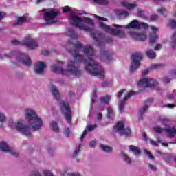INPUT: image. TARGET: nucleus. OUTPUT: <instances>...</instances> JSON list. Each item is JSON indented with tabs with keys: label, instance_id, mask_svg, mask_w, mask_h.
I'll use <instances>...</instances> for the list:
<instances>
[{
	"label": "nucleus",
	"instance_id": "f257e3e1",
	"mask_svg": "<svg viewBox=\"0 0 176 176\" xmlns=\"http://www.w3.org/2000/svg\"><path fill=\"white\" fill-rule=\"evenodd\" d=\"M66 35L69 36L70 41L68 44L72 46L74 50H69V53L73 56L74 60H69L67 62V69H64L63 62L58 60L52 66V71L55 74H60L64 76H80L82 72L79 70V65L85 64L86 69L91 75L98 76V78H104L105 76V70L98 63L94 60V51L91 46H83L80 42L78 41V34L74 29L67 30Z\"/></svg>",
	"mask_w": 176,
	"mask_h": 176
},
{
	"label": "nucleus",
	"instance_id": "f03ea898",
	"mask_svg": "<svg viewBox=\"0 0 176 176\" xmlns=\"http://www.w3.org/2000/svg\"><path fill=\"white\" fill-rule=\"evenodd\" d=\"M94 16L99 20V27L101 30H103V31H105L111 35L118 36V38H124L126 36L124 32L122 30L126 28L128 30H140V28L148 30V28H149V25H148V23L141 22L137 19L133 20L126 25H113L112 27L103 23V21H107V18L98 16L97 15H94Z\"/></svg>",
	"mask_w": 176,
	"mask_h": 176
},
{
	"label": "nucleus",
	"instance_id": "7ed1b4c3",
	"mask_svg": "<svg viewBox=\"0 0 176 176\" xmlns=\"http://www.w3.org/2000/svg\"><path fill=\"white\" fill-rule=\"evenodd\" d=\"M28 126L24 125V120H19L16 122L13 120H10L8 122L9 127L14 129L25 135L26 137H31L32 135V130H39L43 126V121L41 118L37 116L33 120L28 122Z\"/></svg>",
	"mask_w": 176,
	"mask_h": 176
},
{
	"label": "nucleus",
	"instance_id": "20e7f679",
	"mask_svg": "<svg viewBox=\"0 0 176 176\" xmlns=\"http://www.w3.org/2000/svg\"><path fill=\"white\" fill-rule=\"evenodd\" d=\"M86 14L84 11L76 10L72 11L69 17V23L82 31H90L94 25V21L89 17L80 16Z\"/></svg>",
	"mask_w": 176,
	"mask_h": 176
},
{
	"label": "nucleus",
	"instance_id": "39448f33",
	"mask_svg": "<svg viewBox=\"0 0 176 176\" xmlns=\"http://www.w3.org/2000/svg\"><path fill=\"white\" fill-rule=\"evenodd\" d=\"M159 120L166 127L162 129L159 126H155L153 127L155 133L157 134H162L163 131H165V133L168 134V137H174V135H176V128L167 126V124L170 122V120L167 117L160 116Z\"/></svg>",
	"mask_w": 176,
	"mask_h": 176
},
{
	"label": "nucleus",
	"instance_id": "423d86ee",
	"mask_svg": "<svg viewBox=\"0 0 176 176\" xmlns=\"http://www.w3.org/2000/svg\"><path fill=\"white\" fill-rule=\"evenodd\" d=\"M44 19L47 24H54L57 21L58 12L53 8L43 10Z\"/></svg>",
	"mask_w": 176,
	"mask_h": 176
},
{
	"label": "nucleus",
	"instance_id": "0eeeda50",
	"mask_svg": "<svg viewBox=\"0 0 176 176\" xmlns=\"http://www.w3.org/2000/svg\"><path fill=\"white\" fill-rule=\"evenodd\" d=\"M62 113H63L65 120L68 123H71L72 119V112L69 109V103L65 100H61L60 102Z\"/></svg>",
	"mask_w": 176,
	"mask_h": 176
},
{
	"label": "nucleus",
	"instance_id": "6e6552de",
	"mask_svg": "<svg viewBox=\"0 0 176 176\" xmlns=\"http://www.w3.org/2000/svg\"><path fill=\"white\" fill-rule=\"evenodd\" d=\"M113 131H114V133H118L120 135H125V137H130V135H131V131L129 128H124V122L122 121L117 123Z\"/></svg>",
	"mask_w": 176,
	"mask_h": 176
},
{
	"label": "nucleus",
	"instance_id": "1a4fd4ad",
	"mask_svg": "<svg viewBox=\"0 0 176 176\" xmlns=\"http://www.w3.org/2000/svg\"><path fill=\"white\" fill-rule=\"evenodd\" d=\"M159 83L156 80L151 78H142L138 82V84L140 87H150L151 89L157 87Z\"/></svg>",
	"mask_w": 176,
	"mask_h": 176
},
{
	"label": "nucleus",
	"instance_id": "9d476101",
	"mask_svg": "<svg viewBox=\"0 0 176 176\" xmlns=\"http://www.w3.org/2000/svg\"><path fill=\"white\" fill-rule=\"evenodd\" d=\"M12 43L14 45H25V46H27L29 49H36V47H38L36 41L34 39H31L30 35L28 36L26 41L21 42L17 40H14L12 41Z\"/></svg>",
	"mask_w": 176,
	"mask_h": 176
},
{
	"label": "nucleus",
	"instance_id": "9b49d317",
	"mask_svg": "<svg viewBox=\"0 0 176 176\" xmlns=\"http://www.w3.org/2000/svg\"><path fill=\"white\" fill-rule=\"evenodd\" d=\"M141 60H142V54L141 53H135L132 55V63L131 65V71L133 72L140 67Z\"/></svg>",
	"mask_w": 176,
	"mask_h": 176
},
{
	"label": "nucleus",
	"instance_id": "f8f14e48",
	"mask_svg": "<svg viewBox=\"0 0 176 176\" xmlns=\"http://www.w3.org/2000/svg\"><path fill=\"white\" fill-rule=\"evenodd\" d=\"M24 116L25 119L29 122L32 121L38 116L36 111L31 108H27L24 110Z\"/></svg>",
	"mask_w": 176,
	"mask_h": 176
},
{
	"label": "nucleus",
	"instance_id": "ddd939ff",
	"mask_svg": "<svg viewBox=\"0 0 176 176\" xmlns=\"http://www.w3.org/2000/svg\"><path fill=\"white\" fill-rule=\"evenodd\" d=\"M0 151H2L3 152H9L12 155V156H15L17 157L19 156V153H17L15 150L13 148L9 147L8 144L6 142H0Z\"/></svg>",
	"mask_w": 176,
	"mask_h": 176
},
{
	"label": "nucleus",
	"instance_id": "4468645a",
	"mask_svg": "<svg viewBox=\"0 0 176 176\" xmlns=\"http://www.w3.org/2000/svg\"><path fill=\"white\" fill-rule=\"evenodd\" d=\"M150 28L153 31V32L150 33L148 36V39L150 43H155V42H157V41L159 40V35H157L156 33L157 32V31H159V28L155 26H150Z\"/></svg>",
	"mask_w": 176,
	"mask_h": 176
},
{
	"label": "nucleus",
	"instance_id": "2eb2a0df",
	"mask_svg": "<svg viewBox=\"0 0 176 176\" xmlns=\"http://www.w3.org/2000/svg\"><path fill=\"white\" fill-rule=\"evenodd\" d=\"M46 69V63L45 62L38 61L34 65V72L38 75H42Z\"/></svg>",
	"mask_w": 176,
	"mask_h": 176
},
{
	"label": "nucleus",
	"instance_id": "dca6fc26",
	"mask_svg": "<svg viewBox=\"0 0 176 176\" xmlns=\"http://www.w3.org/2000/svg\"><path fill=\"white\" fill-rule=\"evenodd\" d=\"M130 36H132L135 41H145L146 39V34L137 31H130Z\"/></svg>",
	"mask_w": 176,
	"mask_h": 176
},
{
	"label": "nucleus",
	"instance_id": "f3484780",
	"mask_svg": "<svg viewBox=\"0 0 176 176\" xmlns=\"http://www.w3.org/2000/svg\"><path fill=\"white\" fill-rule=\"evenodd\" d=\"M17 60L21 64H24V65H31V59L30 56L24 54H19L17 56Z\"/></svg>",
	"mask_w": 176,
	"mask_h": 176
},
{
	"label": "nucleus",
	"instance_id": "a211bd4d",
	"mask_svg": "<svg viewBox=\"0 0 176 176\" xmlns=\"http://www.w3.org/2000/svg\"><path fill=\"white\" fill-rule=\"evenodd\" d=\"M91 36L94 38V41H96V45L99 47H104L105 46V43L104 42V38H102V36L101 34H98L97 33L93 34L91 33Z\"/></svg>",
	"mask_w": 176,
	"mask_h": 176
},
{
	"label": "nucleus",
	"instance_id": "6ab92c4d",
	"mask_svg": "<svg viewBox=\"0 0 176 176\" xmlns=\"http://www.w3.org/2000/svg\"><path fill=\"white\" fill-rule=\"evenodd\" d=\"M135 94H136L135 91H131L128 92L126 95H125L124 100L122 101H121L120 104H119L118 108H119L120 111H123L126 101H127V100H129V98H130V97L135 96Z\"/></svg>",
	"mask_w": 176,
	"mask_h": 176
},
{
	"label": "nucleus",
	"instance_id": "aec40b11",
	"mask_svg": "<svg viewBox=\"0 0 176 176\" xmlns=\"http://www.w3.org/2000/svg\"><path fill=\"white\" fill-rule=\"evenodd\" d=\"M94 129H97V125H89L86 127V129L84 130L81 137H80V141H83V139L85 138V136L86 134H87V131H91V130H94Z\"/></svg>",
	"mask_w": 176,
	"mask_h": 176
},
{
	"label": "nucleus",
	"instance_id": "412c9836",
	"mask_svg": "<svg viewBox=\"0 0 176 176\" xmlns=\"http://www.w3.org/2000/svg\"><path fill=\"white\" fill-rule=\"evenodd\" d=\"M25 21H28V14H25L23 16L18 17L16 22L14 23V25H20L23 24V23H25Z\"/></svg>",
	"mask_w": 176,
	"mask_h": 176
},
{
	"label": "nucleus",
	"instance_id": "4be33fe9",
	"mask_svg": "<svg viewBox=\"0 0 176 176\" xmlns=\"http://www.w3.org/2000/svg\"><path fill=\"white\" fill-rule=\"evenodd\" d=\"M122 5L124 8L128 9V10H133L137 6L135 3H129L128 1H122Z\"/></svg>",
	"mask_w": 176,
	"mask_h": 176
},
{
	"label": "nucleus",
	"instance_id": "5701e85b",
	"mask_svg": "<svg viewBox=\"0 0 176 176\" xmlns=\"http://www.w3.org/2000/svg\"><path fill=\"white\" fill-rule=\"evenodd\" d=\"M153 101V98L148 99L147 100V104L144 105L143 107H142L140 110L139 112L141 115L142 113H145L146 111H148V108H149V105H151V102Z\"/></svg>",
	"mask_w": 176,
	"mask_h": 176
},
{
	"label": "nucleus",
	"instance_id": "b1692460",
	"mask_svg": "<svg viewBox=\"0 0 176 176\" xmlns=\"http://www.w3.org/2000/svg\"><path fill=\"white\" fill-rule=\"evenodd\" d=\"M149 142H150L151 145H152L153 146H158L159 144H162V146H168V144L167 143L162 142V140H160V139H158L157 142L150 139Z\"/></svg>",
	"mask_w": 176,
	"mask_h": 176
},
{
	"label": "nucleus",
	"instance_id": "393cba45",
	"mask_svg": "<svg viewBox=\"0 0 176 176\" xmlns=\"http://www.w3.org/2000/svg\"><path fill=\"white\" fill-rule=\"evenodd\" d=\"M51 92L52 93L54 98H56V100L58 101H60V92H58V90L57 88H56V87L52 86L51 87Z\"/></svg>",
	"mask_w": 176,
	"mask_h": 176
},
{
	"label": "nucleus",
	"instance_id": "a878e982",
	"mask_svg": "<svg viewBox=\"0 0 176 176\" xmlns=\"http://www.w3.org/2000/svg\"><path fill=\"white\" fill-rule=\"evenodd\" d=\"M116 14L120 17V19H124V17L129 16V13L126 11L122 10H116Z\"/></svg>",
	"mask_w": 176,
	"mask_h": 176
},
{
	"label": "nucleus",
	"instance_id": "bb28decb",
	"mask_svg": "<svg viewBox=\"0 0 176 176\" xmlns=\"http://www.w3.org/2000/svg\"><path fill=\"white\" fill-rule=\"evenodd\" d=\"M107 112L108 119H113L115 116V111H113V109L111 107H108L107 108Z\"/></svg>",
	"mask_w": 176,
	"mask_h": 176
},
{
	"label": "nucleus",
	"instance_id": "cd10ccee",
	"mask_svg": "<svg viewBox=\"0 0 176 176\" xmlns=\"http://www.w3.org/2000/svg\"><path fill=\"white\" fill-rule=\"evenodd\" d=\"M129 149L131 151V152H133L135 156H140V155H141V151L135 146H130Z\"/></svg>",
	"mask_w": 176,
	"mask_h": 176
},
{
	"label": "nucleus",
	"instance_id": "c85d7f7f",
	"mask_svg": "<svg viewBox=\"0 0 176 176\" xmlns=\"http://www.w3.org/2000/svg\"><path fill=\"white\" fill-rule=\"evenodd\" d=\"M102 57L104 61L112 60V55L109 54V53L107 51L102 52Z\"/></svg>",
	"mask_w": 176,
	"mask_h": 176
},
{
	"label": "nucleus",
	"instance_id": "c756f323",
	"mask_svg": "<svg viewBox=\"0 0 176 176\" xmlns=\"http://www.w3.org/2000/svg\"><path fill=\"white\" fill-rule=\"evenodd\" d=\"M50 127L53 130V131H54L55 133H58V131L60 130L58 129V124H57V122H56L54 121H52L50 122Z\"/></svg>",
	"mask_w": 176,
	"mask_h": 176
},
{
	"label": "nucleus",
	"instance_id": "7c9ffc66",
	"mask_svg": "<svg viewBox=\"0 0 176 176\" xmlns=\"http://www.w3.org/2000/svg\"><path fill=\"white\" fill-rule=\"evenodd\" d=\"M109 101H111V96L109 95L100 98V102L102 104H109Z\"/></svg>",
	"mask_w": 176,
	"mask_h": 176
},
{
	"label": "nucleus",
	"instance_id": "2f4dec72",
	"mask_svg": "<svg viewBox=\"0 0 176 176\" xmlns=\"http://www.w3.org/2000/svg\"><path fill=\"white\" fill-rule=\"evenodd\" d=\"M146 55L148 58H155L156 57V53L152 50H147Z\"/></svg>",
	"mask_w": 176,
	"mask_h": 176
},
{
	"label": "nucleus",
	"instance_id": "473e14b6",
	"mask_svg": "<svg viewBox=\"0 0 176 176\" xmlns=\"http://www.w3.org/2000/svg\"><path fill=\"white\" fill-rule=\"evenodd\" d=\"M94 2L98 5H108V3H109V1L107 0H94Z\"/></svg>",
	"mask_w": 176,
	"mask_h": 176
},
{
	"label": "nucleus",
	"instance_id": "72a5a7b5",
	"mask_svg": "<svg viewBox=\"0 0 176 176\" xmlns=\"http://www.w3.org/2000/svg\"><path fill=\"white\" fill-rule=\"evenodd\" d=\"M121 156L124 159V160L126 162V163H128L129 164H130V163H131V159L129 158V157H128L127 155H126L124 153H122Z\"/></svg>",
	"mask_w": 176,
	"mask_h": 176
},
{
	"label": "nucleus",
	"instance_id": "f704fd0d",
	"mask_svg": "<svg viewBox=\"0 0 176 176\" xmlns=\"http://www.w3.org/2000/svg\"><path fill=\"white\" fill-rule=\"evenodd\" d=\"M100 148L104 151V152H111L112 151L111 147L105 145H101Z\"/></svg>",
	"mask_w": 176,
	"mask_h": 176
},
{
	"label": "nucleus",
	"instance_id": "c9c22d12",
	"mask_svg": "<svg viewBox=\"0 0 176 176\" xmlns=\"http://www.w3.org/2000/svg\"><path fill=\"white\" fill-rule=\"evenodd\" d=\"M158 13H160V14H162L163 16H166L167 14V11L165 10L164 8H160L157 9Z\"/></svg>",
	"mask_w": 176,
	"mask_h": 176
},
{
	"label": "nucleus",
	"instance_id": "e433bc0d",
	"mask_svg": "<svg viewBox=\"0 0 176 176\" xmlns=\"http://www.w3.org/2000/svg\"><path fill=\"white\" fill-rule=\"evenodd\" d=\"M138 14L140 17H144L145 16V11L142 9H138Z\"/></svg>",
	"mask_w": 176,
	"mask_h": 176
},
{
	"label": "nucleus",
	"instance_id": "4c0bfd02",
	"mask_svg": "<svg viewBox=\"0 0 176 176\" xmlns=\"http://www.w3.org/2000/svg\"><path fill=\"white\" fill-rule=\"evenodd\" d=\"M144 153L148 156V157H149V159H151V160H153V159H155V157H153V155H152V154L151 153V152L148 150H144Z\"/></svg>",
	"mask_w": 176,
	"mask_h": 176
},
{
	"label": "nucleus",
	"instance_id": "58836bf2",
	"mask_svg": "<svg viewBox=\"0 0 176 176\" xmlns=\"http://www.w3.org/2000/svg\"><path fill=\"white\" fill-rule=\"evenodd\" d=\"M169 27H171L172 28H176V21L174 20H170L168 22Z\"/></svg>",
	"mask_w": 176,
	"mask_h": 176
},
{
	"label": "nucleus",
	"instance_id": "ea45409f",
	"mask_svg": "<svg viewBox=\"0 0 176 176\" xmlns=\"http://www.w3.org/2000/svg\"><path fill=\"white\" fill-rule=\"evenodd\" d=\"M80 144L78 145L76 148V149L74 150V157H76V155H78V153L80 151Z\"/></svg>",
	"mask_w": 176,
	"mask_h": 176
},
{
	"label": "nucleus",
	"instance_id": "a19ab883",
	"mask_svg": "<svg viewBox=\"0 0 176 176\" xmlns=\"http://www.w3.org/2000/svg\"><path fill=\"white\" fill-rule=\"evenodd\" d=\"M172 46L174 47V45H176V32H174L172 36Z\"/></svg>",
	"mask_w": 176,
	"mask_h": 176
},
{
	"label": "nucleus",
	"instance_id": "79ce46f5",
	"mask_svg": "<svg viewBox=\"0 0 176 176\" xmlns=\"http://www.w3.org/2000/svg\"><path fill=\"white\" fill-rule=\"evenodd\" d=\"M6 120V116L3 113L0 112V122L3 123V122H5Z\"/></svg>",
	"mask_w": 176,
	"mask_h": 176
},
{
	"label": "nucleus",
	"instance_id": "37998d69",
	"mask_svg": "<svg viewBox=\"0 0 176 176\" xmlns=\"http://www.w3.org/2000/svg\"><path fill=\"white\" fill-rule=\"evenodd\" d=\"M63 13H67L68 12H71V7L69 6H65L63 8Z\"/></svg>",
	"mask_w": 176,
	"mask_h": 176
},
{
	"label": "nucleus",
	"instance_id": "c03bdc74",
	"mask_svg": "<svg viewBox=\"0 0 176 176\" xmlns=\"http://www.w3.org/2000/svg\"><path fill=\"white\" fill-rule=\"evenodd\" d=\"M157 19H159V16L157 14H153L150 17V20H151V21H156Z\"/></svg>",
	"mask_w": 176,
	"mask_h": 176
},
{
	"label": "nucleus",
	"instance_id": "a18cd8bd",
	"mask_svg": "<svg viewBox=\"0 0 176 176\" xmlns=\"http://www.w3.org/2000/svg\"><path fill=\"white\" fill-rule=\"evenodd\" d=\"M148 73H149V70L148 69H146L143 70L142 75V76H146V75H148Z\"/></svg>",
	"mask_w": 176,
	"mask_h": 176
},
{
	"label": "nucleus",
	"instance_id": "49530a36",
	"mask_svg": "<svg viewBox=\"0 0 176 176\" xmlns=\"http://www.w3.org/2000/svg\"><path fill=\"white\" fill-rule=\"evenodd\" d=\"M123 93H124V89L120 90V91L118 93V94H117L118 98H120V97H122V94H123Z\"/></svg>",
	"mask_w": 176,
	"mask_h": 176
},
{
	"label": "nucleus",
	"instance_id": "de8ad7c7",
	"mask_svg": "<svg viewBox=\"0 0 176 176\" xmlns=\"http://www.w3.org/2000/svg\"><path fill=\"white\" fill-rule=\"evenodd\" d=\"M65 135H67L68 137V135H69V133H70V129L69 128H66L65 129V131H64Z\"/></svg>",
	"mask_w": 176,
	"mask_h": 176
},
{
	"label": "nucleus",
	"instance_id": "09e8293b",
	"mask_svg": "<svg viewBox=\"0 0 176 176\" xmlns=\"http://www.w3.org/2000/svg\"><path fill=\"white\" fill-rule=\"evenodd\" d=\"M164 83H170V79L168 77H164L163 78Z\"/></svg>",
	"mask_w": 176,
	"mask_h": 176
},
{
	"label": "nucleus",
	"instance_id": "8fccbe9b",
	"mask_svg": "<svg viewBox=\"0 0 176 176\" xmlns=\"http://www.w3.org/2000/svg\"><path fill=\"white\" fill-rule=\"evenodd\" d=\"M89 146H91V148H94V146H96V142L95 141L90 142Z\"/></svg>",
	"mask_w": 176,
	"mask_h": 176
},
{
	"label": "nucleus",
	"instance_id": "3c124183",
	"mask_svg": "<svg viewBox=\"0 0 176 176\" xmlns=\"http://www.w3.org/2000/svg\"><path fill=\"white\" fill-rule=\"evenodd\" d=\"M96 119H98V120H99L100 119H102V114L100 113H98L97 114Z\"/></svg>",
	"mask_w": 176,
	"mask_h": 176
},
{
	"label": "nucleus",
	"instance_id": "603ef678",
	"mask_svg": "<svg viewBox=\"0 0 176 176\" xmlns=\"http://www.w3.org/2000/svg\"><path fill=\"white\" fill-rule=\"evenodd\" d=\"M160 49H162V45L160 44H157L155 47V50H160Z\"/></svg>",
	"mask_w": 176,
	"mask_h": 176
},
{
	"label": "nucleus",
	"instance_id": "864d4df0",
	"mask_svg": "<svg viewBox=\"0 0 176 176\" xmlns=\"http://www.w3.org/2000/svg\"><path fill=\"white\" fill-rule=\"evenodd\" d=\"M157 68H160V65H153L152 66V69H157Z\"/></svg>",
	"mask_w": 176,
	"mask_h": 176
},
{
	"label": "nucleus",
	"instance_id": "5fc2aeb1",
	"mask_svg": "<svg viewBox=\"0 0 176 176\" xmlns=\"http://www.w3.org/2000/svg\"><path fill=\"white\" fill-rule=\"evenodd\" d=\"M6 16L5 12H0V20Z\"/></svg>",
	"mask_w": 176,
	"mask_h": 176
},
{
	"label": "nucleus",
	"instance_id": "6e6d98bb",
	"mask_svg": "<svg viewBox=\"0 0 176 176\" xmlns=\"http://www.w3.org/2000/svg\"><path fill=\"white\" fill-rule=\"evenodd\" d=\"M12 56H13V52H11L8 55H5V57H6L7 58H10V57H12Z\"/></svg>",
	"mask_w": 176,
	"mask_h": 176
},
{
	"label": "nucleus",
	"instance_id": "4d7b16f0",
	"mask_svg": "<svg viewBox=\"0 0 176 176\" xmlns=\"http://www.w3.org/2000/svg\"><path fill=\"white\" fill-rule=\"evenodd\" d=\"M149 168H151V170H156V166H153V165H149Z\"/></svg>",
	"mask_w": 176,
	"mask_h": 176
},
{
	"label": "nucleus",
	"instance_id": "13d9d810",
	"mask_svg": "<svg viewBox=\"0 0 176 176\" xmlns=\"http://www.w3.org/2000/svg\"><path fill=\"white\" fill-rule=\"evenodd\" d=\"M142 137H143L144 141H148V140L146 139V133H143Z\"/></svg>",
	"mask_w": 176,
	"mask_h": 176
},
{
	"label": "nucleus",
	"instance_id": "bf43d9fd",
	"mask_svg": "<svg viewBox=\"0 0 176 176\" xmlns=\"http://www.w3.org/2000/svg\"><path fill=\"white\" fill-rule=\"evenodd\" d=\"M108 85V82H104L102 84V87H107V86Z\"/></svg>",
	"mask_w": 176,
	"mask_h": 176
},
{
	"label": "nucleus",
	"instance_id": "052dcab7",
	"mask_svg": "<svg viewBox=\"0 0 176 176\" xmlns=\"http://www.w3.org/2000/svg\"><path fill=\"white\" fill-rule=\"evenodd\" d=\"M46 0H36V3H41L42 2H45Z\"/></svg>",
	"mask_w": 176,
	"mask_h": 176
},
{
	"label": "nucleus",
	"instance_id": "680f3d73",
	"mask_svg": "<svg viewBox=\"0 0 176 176\" xmlns=\"http://www.w3.org/2000/svg\"><path fill=\"white\" fill-rule=\"evenodd\" d=\"M94 97H96V93L93 94V98H91L92 102H94Z\"/></svg>",
	"mask_w": 176,
	"mask_h": 176
},
{
	"label": "nucleus",
	"instance_id": "e2e57ef3",
	"mask_svg": "<svg viewBox=\"0 0 176 176\" xmlns=\"http://www.w3.org/2000/svg\"><path fill=\"white\" fill-rule=\"evenodd\" d=\"M168 108H174V105H173V104H168Z\"/></svg>",
	"mask_w": 176,
	"mask_h": 176
},
{
	"label": "nucleus",
	"instance_id": "0e129e2a",
	"mask_svg": "<svg viewBox=\"0 0 176 176\" xmlns=\"http://www.w3.org/2000/svg\"><path fill=\"white\" fill-rule=\"evenodd\" d=\"M173 97H174V96H173V94H170V95L168 96V98H173Z\"/></svg>",
	"mask_w": 176,
	"mask_h": 176
},
{
	"label": "nucleus",
	"instance_id": "69168bd1",
	"mask_svg": "<svg viewBox=\"0 0 176 176\" xmlns=\"http://www.w3.org/2000/svg\"><path fill=\"white\" fill-rule=\"evenodd\" d=\"M47 54H49V52H46V53L45 54H44V56H47Z\"/></svg>",
	"mask_w": 176,
	"mask_h": 176
},
{
	"label": "nucleus",
	"instance_id": "338daca9",
	"mask_svg": "<svg viewBox=\"0 0 176 176\" xmlns=\"http://www.w3.org/2000/svg\"><path fill=\"white\" fill-rule=\"evenodd\" d=\"M111 42H112V39H109V41H107V43H109Z\"/></svg>",
	"mask_w": 176,
	"mask_h": 176
},
{
	"label": "nucleus",
	"instance_id": "774afa93",
	"mask_svg": "<svg viewBox=\"0 0 176 176\" xmlns=\"http://www.w3.org/2000/svg\"><path fill=\"white\" fill-rule=\"evenodd\" d=\"M0 127H3V123H1V124L0 125Z\"/></svg>",
	"mask_w": 176,
	"mask_h": 176
}]
</instances>
